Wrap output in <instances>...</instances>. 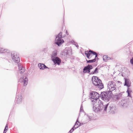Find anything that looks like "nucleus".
I'll return each instance as SVG.
<instances>
[{
  "label": "nucleus",
  "mask_w": 133,
  "mask_h": 133,
  "mask_svg": "<svg viewBox=\"0 0 133 133\" xmlns=\"http://www.w3.org/2000/svg\"><path fill=\"white\" fill-rule=\"evenodd\" d=\"M97 102L94 103L93 104L94 111L95 112L98 111L103 112H107V108L109 106V103H105L101 101L98 100Z\"/></svg>",
  "instance_id": "nucleus-1"
},
{
  "label": "nucleus",
  "mask_w": 133,
  "mask_h": 133,
  "mask_svg": "<svg viewBox=\"0 0 133 133\" xmlns=\"http://www.w3.org/2000/svg\"><path fill=\"white\" fill-rule=\"evenodd\" d=\"M92 81L94 85L98 87L100 89H102L104 87L103 84L101 82V80L96 76H93Z\"/></svg>",
  "instance_id": "nucleus-2"
},
{
  "label": "nucleus",
  "mask_w": 133,
  "mask_h": 133,
  "mask_svg": "<svg viewBox=\"0 0 133 133\" xmlns=\"http://www.w3.org/2000/svg\"><path fill=\"white\" fill-rule=\"evenodd\" d=\"M117 86L115 82L113 81L108 82L107 83V91L110 93H112L114 91H116Z\"/></svg>",
  "instance_id": "nucleus-3"
},
{
  "label": "nucleus",
  "mask_w": 133,
  "mask_h": 133,
  "mask_svg": "<svg viewBox=\"0 0 133 133\" xmlns=\"http://www.w3.org/2000/svg\"><path fill=\"white\" fill-rule=\"evenodd\" d=\"M62 32H61L57 36H56L55 43L58 46H60L64 42V40L62 39L64 36H62Z\"/></svg>",
  "instance_id": "nucleus-4"
},
{
  "label": "nucleus",
  "mask_w": 133,
  "mask_h": 133,
  "mask_svg": "<svg viewBox=\"0 0 133 133\" xmlns=\"http://www.w3.org/2000/svg\"><path fill=\"white\" fill-rule=\"evenodd\" d=\"M109 92L107 91L102 92L100 94L101 99L105 101H108L111 97V94Z\"/></svg>",
  "instance_id": "nucleus-5"
},
{
  "label": "nucleus",
  "mask_w": 133,
  "mask_h": 133,
  "mask_svg": "<svg viewBox=\"0 0 133 133\" xmlns=\"http://www.w3.org/2000/svg\"><path fill=\"white\" fill-rule=\"evenodd\" d=\"M90 96L91 98L93 99L92 100V102H94V103L97 102V101L100 100L98 99L100 97V95L97 92L95 91H91L90 92Z\"/></svg>",
  "instance_id": "nucleus-6"
},
{
  "label": "nucleus",
  "mask_w": 133,
  "mask_h": 133,
  "mask_svg": "<svg viewBox=\"0 0 133 133\" xmlns=\"http://www.w3.org/2000/svg\"><path fill=\"white\" fill-rule=\"evenodd\" d=\"M11 56L12 58L15 62L18 63L20 62V58L17 55L16 53H12L11 54Z\"/></svg>",
  "instance_id": "nucleus-7"
},
{
  "label": "nucleus",
  "mask_w": 133,
  "mask_h": 133,
  "mask_svg": "<svg viewBox=\"0 0 133 133\" xmlns=\"http://www.w3.org/2000/svg\"><path fill=\"white\" fill-rule=\"evenodd\" d=\"M93 68L92 65L88 64V65L84 67L83 69V72L84 73H88L90 74V70Z\"/></svg>",
  "instance_id": "nucleus-8"
},
{
  "label": "nucleus",
  "mask_w": 133,
  "mask_h": 133,
  "mask_svg": "<svg viewBox=\"0 0 133 133\" xmlns=\"http://www.w3.org/2000/svg\"><path fill=\"white\" fill-rule=\"evenodd\" d=\"M28 81V79L27 77L24 76L21 77L19 79L18 81L20 83H23L24 85L25 86L27 85Z\"/></svg>",
  "instance_id": "nucleus-9"
},
{
  "label": "nucleus",
  "mask_w": 133,
  "mask_h": 133,
  "mask_svg": "<svg viewBox=\"0 0 133 133\" xmlns=\"http://www.w3.org/2000/svg\"><path fill=\"white\" fill-rule=\"evenodd\" d=\"M120 103L121 107L124 109L126 108L128 105L126 99H122L121 101L120 102Z\"/></svg>",
  "instance_id": "nucleus-10"
},
{
  "label": "nucleus",
  "mask_w": 133,
  "mask_h": 133,
  "mask_svg": "<svg viewBox=\"0 0 133 133\" xmlns=\"http://www.w3.org/2000/svg\"><path fill=\"white\" fill-rule=\"evenodd\" d=\"M22 100V97L21 94H17L16 96L15 101L18 104L21 103Z\"/></svg>",
  "instance_id": "nucleus-11"
},
{
  "label": "nucleus",
  "mask_w": 133,
  "mask_h": 133,
  "mask_svg": "<svg viewBox=\"0 0 133 133\" xmlns=\"http://www.w3.org/2000/svg\"><path fill=\"white\" fill-rule=\"evenodd\" d=\"M52 60L55 64H57L58 65L60 64L61 62V59L57 57H54L52 59Z\"/></svg>",
  "instance_id": "nucleus-12"
},
{
  "label": "nucleus",
  "mask_w": 133,
  "mask_h": 133,
  "mask_svg": "<svg viewBox=\"0 0 133 133\" xmlns=\"http://www.w3.org/2000/svg\"><path fill=\"white\" fill-rule=\"evenodd\" d=\"M108 110L112 114H114L116 111L115 107L114 105L110 106L108 108Z\"/></svg>",
  "instance_id": "nucleus-13"
},
{
  "label": "nucleus",
  "mask_w": 133,
  "mask_h": 133,
  "mask_svg": "<svg viewBox=\"0 0 133 133\" xmlns=\"http://www.w3.org/2000/svg\"><path fill=\"white\" fill-rule=\"evenodd\" d=\"M125 79L124 86H127L128 88L130 86L131 83L129 79L127 78H124Z\"/></svg>",
  "instance_id": "nucleus-14"
},
{
  "label": "nucleus",
  "mask_w": 133,
  "mask_h": 133,
  "mask_svg": "<svg viewBox=\"0 0 133 133\" xmlns=\"http://www.w3.org/2000/svg\"><path fill=\"white\" fill-rule=\"evenodd\" d=\"M38 66L39 69L41 70H43L46 68H48V67L44 64L39 63Z\"/></svg>",
  "instance_id": "nucleus-15"
},
{
  "label": "nucleus",
  "mask_w": 133,
  "mask_h": 133,
  "mask_svg": "<svg viewBox=\"0 0 133 133\" xmlns=\"http://www.w3.org/2000/svg\"><path fill=\"white\" fill-rule=\"evenodd\" d=\"M18 69L19 70V72L22 74L24 72V68L21 64H19L18 65Z\"/></svg>",
  "instance_id": "nucleus-16"
},
{
  "label": "nucleus",
  "mask_w": 133,
  "mask_h": 133,
  "mask_svg": "<svg viewBox=\"0 0 133 133\" xmlns=\"http://www.w3.org/2000/svg\"><path fill=\"white\" fill-rule=\"evenodd\" d=\"M127 92L128 93V96L129 97L131 98L132 97L131 95V94L132 92V91L130 88H128Z\"/></svg>",
  "instance_id": "nucleus-17"
},
{
  "label": "nucleus",
  "mask_w": 133,
  "mask_h": 133,
  "mask_svg": "<svg viewBox=\"0 0 133 133\" xmlns=\"http://www.w3.org/2000/svg\"><path fill=\"white\" fill-rule=\"evenodd\" d=\"M79 123L78 121V119L77 118L75 125L73 127L75 129L78 128L80 125V124H79V125L78 124V123Z\"/></svg>",
  "instance_id": "nucleus-18"
},
{
  "label": "nucleus",
  "mask_w": 133,
  "mask_h": 133,
  "mask_svg": "<svg viewBox=\"0 0 133 133\" xmlns=\"http://www.w3.org/2000/svg\"><path fill=\"white\" fill-rule=\"evenodd\" d=\"M89 52H90L91 54H92L94 55H95V58H96L98 56L97 54L95 51L92 50H89Z\"/></svg>",
  "instance_id": "nucleus-19"
},
{
  "label": "nucleus",
  "mask_w": 133,
  "mask_h": 133,
  "mask_svg": "<svg viewBox=\"0 0 133 133\" xmlns=\"http://www.w3.org/2000/svg\"><path fill=\"white\" fill-rule=\"evenodd\" d=\"M7 50L4 48L0 47V53H3L7 52Z\"/></svg>",
  "instance_id": "nucleus-20"
},
{
  "label": "nucleus",
  "mask_w": 133,
  "mask_h": 133,
  "mask_svg": "<svg viewBox=\"0 0 133 133\" xmlns=\"http://www.w3.org/2000/svg\"><path fill=\"white\" fill-rule=\"evenodd\" d=\"M98 73V69L97 68H96L94 71H92L90 73V74H96Z\"/></svg>",
  "instance_id": "nucleus-21"
},
{
  "label": "nucleus",
  "mask_w": 133,
  "mask_h": 133,
  "mask_svg": "<svg viewBox=\"0 0 133 133\" xmlns=\"http://www.w3.org/2000/svg\"><path fill=\"white\" fill-rule=\"evenodd\" d=\"M109 57L107 55H104L103 56V59L104 61L106 62L108 60H109Z\"/></svg>",
  "instance_id": "nucleus-22"
},
{
  "label": "nucleus",
  "mask_w": 133,
  "mask_h": 133,
  "mask_svg": "<svg viewBox=\"0 0 133 133\" xmlns=\"http://www.w3.org/2000/svg\"><path fill=\"white\" fill-rule=\"evenodd\" d=\"M96 61V58H95L94 59L92 60H87V63H89L95 62Z\"/></svg>",
  "instance_id": "nucleus-23"
},
{
  "label": "nucleus",
  "mask_w": 133,
  "mask_h": 133,
  "mask_svg": "<svg viewBox=\"0 0 133 133\" xmlns=\"http://www.w3.org/2000/svg\"><path fill=\"white\" fill-rule=\"evenodd\" d=\"M85 54L86 55L87 57L89 59L90 58L89 57L91 53L89 52V51H85Z\"/></svg>",
  "instance_id": "nucleus-24"
},
{
  "label": "nucleus",
  "mask_w": 133,
  "mask_h": 133,
  "mask_svg": "<svg viewBox=\"0 0 133 133\" xmlns=\"http://www.w3.org/2000/svg\"><path fill=\"white\" fill-rule=\"evenodd\" d=\"M57 55V53L56 51H54L52 54L51 56L52 58V59L54 57H56V56Z\"/></svg>",
  "instance_id": "nucleus-25"
},
{
  "label": "nucleus",
  "mask_w": 133,
  "mask_h": 133,
  "mask_svg": "<svg viewBox=\"0 0 133 133\" xmlns=\"http://www.w3.org/2000/svg\"><path fill=\"white\" fill-rule=\"evenodd\" d=\"M90 115H91V116L90 115H87V118H88V121H90L92 119V117L91 116V115H92V114H90Z\"/></svg>",
  "instance_id": "nucleus-26"
},
{
  "label": "nucleus",
  "mask_w": 133,
  "mask_h": 133,
  "mask_svg": "<svg viewBox=\"0 0 133 133\" xmlns=\"http://www.w3.org/2000/svg\"><path fill=\"white\" fill-rule=\"evenodd\" d=\"M83 111V106H82V104L81 105L80 108V112H82Z\"/></svg>",
  "instance_id": "nucleus-27"
},
{
  "label": "nucleus",
  "mask_w": 133,
  "mask_h": 133,
  "mask_svg": "<svg viewBox=\"0 0 133 133\" xmlns=\"http://www.w3.org/2000/svg\"><path fill=\"white\" fill-rule=\"evenodd\" d=\"M74 129H74V127H72V129L69 131V132L70 133H72L73 131L74 130Z\"/></svg>",
  "instance_id": "nucleus-28"
},
{
  "label": "nucleus",
  "mask_w": 133,
  "mask_h": 133,
  "mask_svg": "<svg viewBox=\"0 0 133 133\" xmlns=\"http://www.w3.org/2000/svg\"><path fill=\"white\" fill-rule=\"evenodd\" d=\"M74 43V44L75 45H76V46L77 47H78L79 46L78 45H76V44H75V42Z\"/></svg>",
  "instance_id": "nucleus-29"
},
{
  "label": "nucleus",
  "mask_w": 133,
  "mask_h": 133,
  "mask_svg": "<svg viewBox=\"0 0 133 133\" xmlns=\"http://www.w3.org/2000/svg\"><path fill=\"white\" fill-rule=\"evenodd\" d=\"M5 128H7L8 129V124H6L5 126Z\"/></svg>",
  "instance_id": "nucleus-30"
},
{
  "label": "nucleus",
  "mask_w": 133,
  "mask_h": 133,
  "mask_svg": "<svg viewBox=\"0 0 133 133\" xmlns=\"http://www.w3.org/2000/svg\"><path fill=\"white\" fill-rule=\"evenodd\" d=\"M8 129L7 128L5 127L4 130L6 131V130H7Z\"/></svg>",
  "instance_id": "nucleus-31"
},
{
  "label": "nucleus",
  "mask_w": 133,
  "mask_h": 133,
  "mask_svg": "<svg viewBox=\"0 0 133 133\" xmlns=\"http://www.w3.org/2000/svg\"><path fill=\"white\" fill-rule=\"evenodd\" d=\"M65 33H66V34H67V35H68L69 34L68 32V31L67 30H66V31H65Z\"/></svg>",
  "instance_id": "nucleus-32"
},
{
  "label": "nucleus",
  "mask_w": 133,
  "mask_h": 133,
  "mask_svg": "<svg viewBox=\"0 0 133 133\" xmlns=\"http://www.w3.org/2000/svg\"><path fill=\"white\" fill-rule=\"evenodd\" d=\"M109 60H111V59L112 60L113 59L112 58L110 57H109Z\"/></svg>",
  "instance_id": "nucleus-33"
},
{
  "label": "nucleus",
  "mask_w": 133,
  "mask_h": 133,
  "mask_svg": "<svg viewBox=\"0 0 133 133\" xmlns=\"http://www.w3.org/2000/svg\"><path fill=\"white\" fill-rule=\"evenodd\" d=\"M119 98L118 97H117L116 98L117 99H119Z\"/></svg>",
  "instance_id": "nucleus-34"
},
{
  "label": "nucleus",
  "mask_w": 133,
  "mask_h": 133,
  "mask_svg": "<svg viewBox=\"0 0 133 133\" xmlns=\"http://www.w3.org/2000/svg\"><path fill=\"white\" fill-rule=\"evenodd\" d=\"M6 131L4 130L3 133H6Z\"/></svg>",
  "instance_id": "nucleus-35"
},
{
  "label": "nucleus",
  "mask_w": 133,
  "mask_h": 133,
  "mask_svg": "<svg viewBox=\"0 0 133 133\" xmlns=\"http://www.w3.org/2000/svg\"><path fill=\"white\" fill-rule=\"evenodd\" d=\"M118 83L120 82V81H118Z\"/></svg>",
  "instance_id": "nucleus-36"
}]
</instances>
